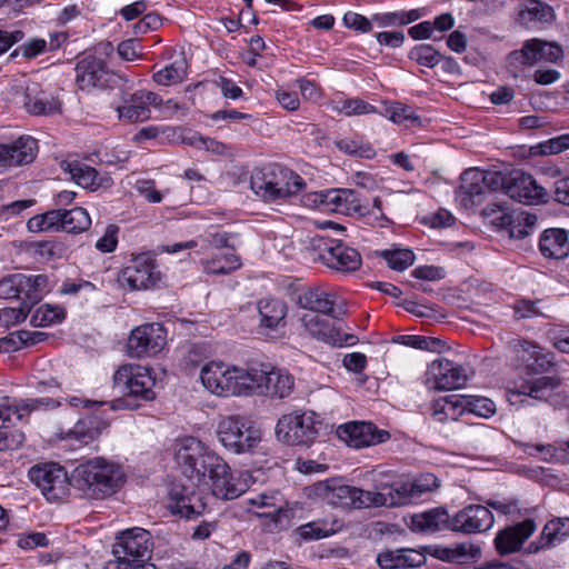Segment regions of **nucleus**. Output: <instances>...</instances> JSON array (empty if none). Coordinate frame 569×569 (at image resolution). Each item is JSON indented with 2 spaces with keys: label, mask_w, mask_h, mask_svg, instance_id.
Listing matches in <instances>:
<instances>
[{
  "label": "nucleus",
  "mask_w": 569,
  "mask_h": 569,
  "mask_svg": "<svg viewBox=\"0 0 569 569\" xmlns=\"http://www.w3.org/2000/svg\"><path fill=\"white\" fill-rule=\"evenodd\" d=\"M507 348L517 369L527 376H539L507 392L511 406H530L531 400L546 402L553 409L569 406V395L561 389L563 378L555 373L557 360L552 351L521 338L512 339Z\"/></svg>",
  "instance_id": "obj_1"
},
{
  "label": "nucleus",
  "mask_w": 569,
  "mask_h": 569,
  "mask_svg": "<svg viewBox=\"0 0 569 569\" xmlns=\"http://www.w3.org/2000/svg\"><path fill=\"white\" fill-rule=\"evenodd\" d=\"M176 460L187 477L210 487L216 498L236 499L249 488L248 473L239 472L236 476L221 457L194 438L183 440L176 452Z\"/></svg>",
  "instance_id": "obj_2"
},
{
  "label": "nucleus",
  "mask_w": 569,
  "mask_h": 569,
  "mask_svg": "<svg viewBox=\"0 0 569 569\" xmlns=\"http://www.w3.org/2000/svg\"><path fill=\"white\" fill-rule=\"evenodd\" d=\"M456 200L465 209H471L487 202L480 214L489 226L497 227L498 171L479 168L466 169L460 174Z\"/></svg>",
  "instance_id": "obj_3"
},
{
  "label": "nucleus",
  "mask_w": 569,
  "mask_h": 569,
  "mask_svg": "<svg viewBox=\"0 0 569 569\" xmlns=\"http://www.w3.org/2000/svg\"><path fill=\"white\" fill-rule=\"evenodd\" d=\"M124 481L120 466L101 457L79 465L72 475L73 486L86 497L104 499L116 493Z\"/></svg>",
  "instance_id": "obj_4"
},
{
  "label": "nucleus",
  "mask_w": 569,
  "mask_h": 569,
  "mask_svg": "<svg viewBox=\"0 0 569 569\" xmlns=\"http://www.w3.org/2000/svg\"><path fill=\"white\" fill-rule=\"evenodd\" d=\"M303 187V180L291 170L276 163L254 168L250 178L253 193L266 202L287 199Z\"/></svg>",
  "instance_id": "obj_5"
},
{
  "label": "nucleus",
  "mask_w": 569,
  "mask_h": 569,
  "mask_svg": "<svg viewBox=\"0 0 569 569\" xmlns=\"http://www.w3.org/2000/svg\"><path fill=\"white\" fill-rule=\"evenodd\" d=\"M151 553V536L142 528L122 531L112 546L114 561H109L104 569H157L148 560Z\"/></svg>",
  "instance_id": "obj_6"
},
{
  "label": "nucleus",
  "mask_w": 569,
  "mask_h": 569,
  "mask_svg": "<svg viewBox=\"0 0 569 569\" xmlns=\"http://www.w3.org/2000/svg\"><path fill=\"white\" fill-rule=\"evenodd\" d=\"M154 385L151 370L134 363L121 366L113 375V387L122 395L118 403L130 410L139 408L140 401L156 398Z\"/></svg>",
  "instance_id": "obj_7"
},
{
  "label": "nucleus",
  "mask_w": 569,
  "mask_h": 569,
  "mask_svg": "<svg viewBox=\"0 0 569 569\" xmlns=\"http://www.w3.org/2000/svg\"><path fill=\"white\" fill-rule=\"evenodd\" d=\"M500 192L519 203L545 204L550 200L548 190L523 169L500 162Z\"/></svg>",
  "instance_id": "obj_8"
},
{
  "label": "nucleus",
  "mask_w": 569,
  "mask_h": 569,
  "mask_svg": "<svg viewBox=\"0 0 569 569\" xmlns=\"http://www.w3.org/2000/svg\"><path fill=\"white\" fill-rule=\"evenodd\" d=\"M321 423L313 411L282 415L274 427L278 441L288 446H309L319 433Z\"/></svg>",
  "instance_id": "obj_9"
},
{
  "label": "nucleus",
  "mask_w": 569,
  "mask_h": 569,
  "mask_svg": "<svg viewBox=\"0 0 569 569\" xmlns=\"http://www.w3.org/2000/svg\"><path fill=\"white\" fill-rule=\"evenodd\" d=\"M217 436L221 445L234 453L252 451L262 438L260 429L238 416L221 419Z\"/></svg>",
  "instance_id": "obj_10"
},
{
  "label": "nucleus",
  "mask_w": 569,
  "mask_h": 569,
  "mask_svg": "<svg viewBox=\"0 0 569 569\" xmlns=\"http://www.w3.org/2000/svg\"><path fill=\"white\" fill-rule=\"evenodd\" d=\"M312 495L333 507L370 508V490L342 483L338 479L319 481L311 487Z\"/></svg>",
  "instance_id": "obj_11"
},
{
  "label": "nucleus",
  "mask_w": 569,
  "mask_h": 569,
  "mask_svg": "<svg viewBox=\"0 0 569 569\" xmlns=\"http://www.w3.org/2000/svg\"><path fill=\"white\" fill-rule=\"evenodd\" d=\"M310 246L318 252V259L333 270L351 272L361 266L360 253L341 242L316 236L310 239Z\"/></svg>",
  "instance_id": "obj_12"
},
{
  "label": "nucleus",
  "mask_w": 569,
  "mask_h": 569,
  "mask_svg": "<svg viewBox=\"0 0 569 569\" xmlns=\"http://www.w3.org/2000/svg\"><path fill=\"white\" fill-rule=\"evenodd\" d=\"M7 99L33 116H51L60 112L59 100L53 94L40 90L36 83L12 87L7 93Z\"/></svg>",
  "instance_id": "obj_13"
},
{
  "label": "nucleus",
  "mask_w": 569,
  "mask_h": 569,
  "mask_svg": "<svg viewBox=\"0 0 569 569\" xmlns=\"http://www.w3.org/2000/svg\"><path fill=\"white\" fill-rule=\"evenodd\" d=\"M467 380L468 373L462 365L442 357L433 360L426 371V386L429 389H459L466 385Z\"/></svg>",
  "instance_id": "obj_14"
},
{
  "label": "nucleus",
  "mask_w": 569,
  "mask_h": 569,
  "mask_svg": "<svg viewBox=\"0 0 569 569\" xmlns=\"http://www.w3.org/2000/svg\"><path fill=\"white\" fill-rule=\"evenodd\" d=\"M29 477L49 501L61 499L68 491L67 472L56 463L33 466L29 470Z\"/></svg>",
  "instance_id": "obj_15"
},
{
  "label": "nucleus",
  "mask_w": 569,
  "mask_h": 569,
  "mask_svg": "<svg viewBox=\"0 0 569 569\" xmlns=\"http://www.w3.org/2000/svg\"><path fill=\"white\" fill-rule=\"evenodd\" d=\"M167 343L166 329L160 323H146L131 331L128 350L131 357L157 355Z\"/></svg>",
  "instance_id": "obj_16"
},
{
  "label": "nucleus",
  "mask_w": 569,
  "mask_h": 569,
  "mask_svg": "<svg viewBox=\"0 0 569 569\" xmlns=\"http://www.w3.org/2000/svg\"><path fill=\"white\" fill-rule=\"evenodd\" d=\"M158 280L159 272L154 271V264L149 253L137 256L118 276L119 284L130 290L149 289Z\"/></svg>",
  "instance_id": "obj_17"
},
{
  "label": "nucleus",
  "mask_w": 569,
  "mask_h": 569,
  "mask_svg": "<svg viewBox=\"0 0 569 569\" xmlns=\"http://www.w3.org/2000/svg\"><path fill=\"white\" fill-rule=\"evenodd\" d=\"M337 435L340 440L355 449L377 446L390 438L387 430L379 429L373 423L366 421H351L342 425L337 429Z\"/></svg>",
  "instance_id": "obj_18"
},
{
  "label": "nucleus",
  "mask_w": 569,
  "mask_h": 569,
  "mask_svg": "<svg viewBox=\"0 0 569 569\" xmlns=\"http://www.w3.org/2000/svg\"><path fill=\"white\" fill-rule=\"evenodd\" d=\"M298 305L313 313L341 319L346 315L345 307L337 301V296L321 287L305 288L298 293Z\"/></svg>",
  "instance_id": "obj_19"
},
{
  "label": "nucleus",
  "mask_w": 569,
  "mask_h": 569,
  "mask_svg": "<svg viewBox=\"0 0 569 569\" xmlns=\"http://www.w3.org/2000/svg\"><path fill=\"white\" fill-rule=\"evenodd\" d=\"M562 57V48L556 42L541 39L527 40L520 50H515L508 56L511 66H532L541 60L557 62Z\"/></svg>",
  "instance_id": "obj_20"
},
{
  "label": "nucleus",
  "mask_w": 569,
  "mask_h": 569,
  "mask_svg": "<svg viewBox=\"0 0 569 569\" xmlns=\"http://www.w3.org/2000/svg\"><path fill=\"white\" fill-rule=\"evenodd\" d=\"M538 217L520 208L509 209L500 203V238L507 237L509 240L525 239L535 229Z\"/></svg>",
  "instance_id": "obj_21"
},
{
  "label": "nucleus",
  "mask_w": 569,
  "mask_h": 569,
  "mask_svg": "<svg viewBox=\"0 0 569 569\" xmlns=\"http://www.w3.org/2000/svg\"><path fill=\"white\" fill-rule=\"evenodd\" d=\"M236 366H229L223 362L211 361L207 363L200 373L203 387L211 393L222 397L233 396Z\"/></svg>",
  "instance_id": "obj_22"
},
{
  "label": "nucleus",
  "mask_w": 569,
  "mask_h": 569,
  "mask_svg": "<svg viewBox=\"0 0 569 569\" xmlns=\"http://www.w3.org/2000/svg\"><path fill=\"white\" fill-rule=\"evenodd\" d=\"M159 102L157 93L138 90L123 99V104L117 108L118 117L128 123L147 121L151 117L150 107H157Z\"/></svg>",
  "instance_id": "obj_23"
},
{
  "label": "nucleus",
  "mask_w": 569,
  "mask_h": 569,
  "mask_svg": "<svg viewBox=\"0 0 569 569\" xmlns=\"http://www.w3.org/2000/svg\"><path fill=\"white\" fill-rule=\"evenodd\" d=\"M491 511L480 505H470L451 518L450 530L465 533L481 532L493 525Z\"/></svg>",
  "instance_id": "obj_24"
},
{
  "label": "nucleus",
  "mask_w": 569,
  "mask_h": 569,
  "mask_svg": "<svg viewBox=\"0 0 569 569\" xmlns=\"http://www.w3.org/2000/svg\"><path fill=\"white\" fill-rule=\"evenodd\" d=\"M38 153V142L30 136H23L10 143H0V168L31 163Z\"/></svg>",
  "instance_id": "obj_25"
},
{
  "label": "nucleus",
  "mask_w": 569,
  "mask_h": 569,
  "mask_svg": "<svg viewBox=\"0 0 569 569\" xmlns=\"http://www.w3.org/2000/svg\"><path fill=\"white\" fill-rule=\"evenodd\" d=\"M376 489V491H370V507H398L416 499L409 481L398 480L389 485L381 483Z\"/></svg>",
  "instance_id": "obj_26"
},
{
  "label": "nucleus",
  "mask_w": 569,
  "mask_h": 569,
  "mask_svg": "<svg viewBox=\"0 0 569 569\" xmlns=\"http://www.w3.org/2000/svg\"><path fill=\"white\" fill-rule=\"evenodd\" d=\"M77 82L81 90L106 87L112 74L108 71L106 62L94 56H87L76 67Z\"/></svg>",
  "instance_id": "obj_27"
},
{
  "label": "nucleus",
  "mask_w": 569,
  "mask_h": 569,
  "mask_svg": "<svg viewBox=\"0 0 569 569\" xmlns=\"http://www.w3.org/2000/svg\"><path fill=\"white\" fill-rule=\"evenodd\" d=\"M426 556L410 548L386 549L377 555V563L380 569H413L426 563Z\"/></svg>",
  "instance_id": "obj_28"
},
{
  "label": "nucleus",
  "mask_w": 569,
  "mask_h": 569,
  "mask_svg": "<svg viewBox=\"0 0 569 569\" xmlns=\"http://www.w3.org/2000/svg\"><path fill=\"white\" fill-rule=\"evenodd\" d=\"M206 505L202 500L184 487L173 485L169 491L168 509L186 519H193L202 515Z\"/></svg>",
  "instance_id": "obj_29"
},
{
  "label": "nucleus",
  "mask_w": 569,
  "mask_h": 569,
  "mask_svg": "<svg viewBox=\"0 0 569 569\" xmlns=\"http://www.w3.org/2000/svg\"><path fill=\"white\" fill-rule=\"evenodd\" d=\"M536 522L527 518L513 526H507L500 530V557L519 551L525 541L536 531Z\"/></svg>",
  "instance_id": "obj_30"
},
{
  "label": "nucleus",
  "mask_w": 569,
  "mask_h": 569,
  "mask_svg": "<svg viewBox=\"0 0 569 569\" xmlns=\"http://www.w3.org/2000/svg\"><path fill=\"white\" fill-rule=\"evenodd\" d=\"M61 167L82 188L96 190L99 187H108L111 183L110 177H99L94 168L80 161H63Z\"/></svg>",
  "instance_id": "obj_31"
},
{
  "label": "nucleus",
  "mask_w": 569,
  "mask_h": 569,
  "mask_svg": "<svg viewBox=\"0 0 569 569\" xmlns=\"http://www.w3.org/2000/svg\"><path fill=\"white\" fill-rule=\"evenodd\" d=\"M539 250L548 259L567 258L569 256L568 232L561 228L546 229L539 239Z\"/></svg>",
  "instance_id": "obj_32"
},
{
  "label": "nucleus",
  "mask_w": 569,
  "mask_h": 569,
  "mask_svg": "<svg viewBox=\"0 0 569 569\" xmlns=\"http://www.w3.org/2000/svg\"><path fill=\"white\" fill-rule=\"evenodd\" d=\"M327 204L332 206V210L342 214L351 216L367 214L368 208L361 203V200L352 189H336L326 193L325 200Z\"/></svg>",
  "instance_id": "obj_33"
},
{
  "label": "nucleus",
  "mask_w": 569,
  "mask_h": 569,
  "mask_svg": "<svg viewBox=\"0 0 569 569\" xmlns=\"http://www.w3.org/2000/svg\"><path fill=\"white\" fill-rule=\"evenodd\" d=\"M451 518L443 508H433L428 511L413 515L410 528L416 532H436L450 529Z\"/></svg>",
  "instance_id": "obj_34"
},
{
  "label": "nucleus",
  "mask_w": 569,
  "mask_h": 569,
  "mask_svg": "<svg viewBox=\"0 0 569 569\" xmlns=\"http://www.w3.org/2000/svg\"><path fill=\"white\" fill-rule=\"evenodd\" d=\"M555 19L552 7L540 0H527L518 12L517 20L526 28H536L538 23H548Z\"/></svg>",
  "instance_id": "obj_35"
},
{
  "label": "nucleus",
  "mask_w": 569,
  "mask_h": 569,
  "mask_svg": "<svg viewBox=\"0 0 569 569\" xmlns=\"http://www.w3.org/2000/svg\"><path fill=\"white\" fill-rule=\"evenodd\" d=\"M264 372L256 368L237 367L233 371L236 375L233 396L263 395Z\"/></svg>",
  "instance_id": "obj_36"
},
{
  "label": "nucleus",
  "mask_w": 569,
  "mask_h": 569,
  "mask_svg": "<svg viewBox=\"0 0 569 569\" xmlns=\"http://www.w3.org/2000/svg\"><path fill=\"white\" fill-rule=\"evenodd\" d=\"M258 311L261 317V325L268 329H277L284 326L287 305L278 299H261L258 302Z\"/></svg>",
  "instance_id": "obj_37"
},
{
  "label": "nucleus",
  "mask_w": 569,
  "mask_h": 569,
  "mask_svg": "<svg viewBox=\"0 0 569 569\" xmlns=\"http://www.w3.org/2000/svg\"><path fill=\"white\" fill-rule=\"evenodd\" d=\"M295 378L280 370L264 372L263 395L283 399L293 391Z\"/></svg>",
  "instance_id": "obj_38"
},
{
  "label": "nucleus",
  "mask_w": 569,
  "mask_h": 569,
  "mask_svg": "<svg viewBox=\"0 0 569 569\" xmlns=\"http://www.w3.org/2000/svg\"><path fill=\"white\" fill-rule=\"evenodd\" d=\"M300 322L305 330L313 338L328 343L337 342V332L328 320L322 319L313 312H306L301 316Z\"/></svg>",
  "instance_id": "obj_39"
},
{
  "label": "nucleus",
  "mask_w": 569,
  "mask_h": 569,
  "mask_svg": "<svg viewBox=\"0 0 569 569\" xmlns=\"http://www.w3.org/2000/svg\"><path fill=\"white\" fill-rule=\"evenodd\" d=\"M100 435V421L96 417H84L79 419L74 426L68 430L64 439L74 440L79 445H89Z\"/></svg>",
  "instance_id": "obj_40"
},
{
  "label": "nucleus",
  "mask_w": 569,
  "mask_h": 569,
  "mask_svg": "<svg viewBox=\"0 0 569 569\" xmlns=\"http://www.w3.org/2000/svg\"><path fill=\"white\" fill-rule=\"evenodd\" d=\"M462 400L456 395L441 397L436 399L431 405V416L437 422H446L448 420H457L462 413Z\"/></svg>",
  "instance_id": "obj_41"
},
{
  "label": "nucleus",
  "mask_w": 569,
  "mask_h": 569,
  "mask_svg": "<svg viewBox=\"0 0 569 569\" xmlns=\"http://www.w3.org/2000/svg\"><path fill=\"white\" fill-rule=\"evenodd\" d=\"M62 216L61 231L80 233L86 231L91 224L89 213L81 207L62 210Z\"/></svg>",
  "instance_id": "obj_42"
},
{
  "label": "nucleus",
  "mask_w": 569,
  "mask_h": 569,
  "mask_svg": "<svg viewBox=\"0 0 569 569\" xmlns=\"http://www.w3.org/2000/svg\"><path fill=\"white\" fill-rule=\"evenodd\" d=\"M24 399L0 398V428H9L13 420H21L28 412Z\"/></svg>",
  "instance_id": "obj_43"
},
{
  "label": "nucleus",
  "mask_w": 569,
  "mask_h": 569,
  "mask_svg": "<svg viewBox=\"0 0 569 569\" xmlns=\"http://www.w3.org/2000/svg\"><path fill=\"white\" fill-rule=\"evenodd\" d=\"M188 62L178 59L153 74V80L160 86H171L183 81L187 77Z\"/></svg>",
  "instance_id": "obj_44"
},
{
  "label": "nucleus",
  "mask_w": 569,
  "mask_h": 569,
  "mask_svg": "<svg viewBox=\"0 0 569 569\" xmlns=\"http://www.w3.org/2000/svg\"><path fill=\"white\" fill-rule=\"evenodd\" d=\"M27 283H21L22 292L30 308L41 300L42 296L49 291V278L46 274L26 276Z\"/></svg>",
  "instance_id": "obj_45"
},
{
  "label": "nucleus",
  "mask_w": 569,
  "mask_h": 569,
  "mask_svg": "<svg viewBox=\"0 0 569 569\" xmlns=\"http://www.w3.org/2000/svg\"><path fill=\"white\" fill-rule=\"evenodd\" d=\"M385 116L393 123L407 128L421 123L420 117L415 113L412 108L400 102L387 107Z\"/></svg>",
  "instance_id": "obj_46"
},
{
  "label": "nucleus",
  "mask_w": 569,
  "mask_h": 569,
  "mask_svg": "<svg viewBox=\"0 0 569 569\" xmlns=\"http://www.w3.org/2000/svg\"><path fill=\"white\" fill-rule=\"evenodd\" d=\"M206 273L227 274L240 268V258L233 253L217 256L210 260L202 261Z\"/></svg>",
  "instance_id": "obj_47"
},
{
  "label": "nucleus",
  "mask_w": 569,
  "mask_h": 569,
  "mask_svg": "<svg viewBox=\"0 0 569 569\" xmlns=\"http://www.w3.org/2000/svg\"><path fill=\"white\" fill-rule=\"evenodd\" d=\"M462 400L461 410L477 415L482 418H489L495 415L497 408L493 400L481 396L460 397Z\"/></svg>",
  "instance_id": "obj_48"
},
{
  "label": "nucleus",
  "mask_w": 569,
  "mask_h": 569,
  "mask_svg": "<svg viewBox=\"0 0 569 569\" xmlns=\"http://www.w3.org/2000/svg\"><path fill=\"white\" fill-rule=\"evenodd\" d=\"M66 318L63 308L51 305L40 306L31 316L30 323L33 327H48L60 323Z\"/></svg>",
  "instance_id": "obj_49"
},
{
  "label": "nucleus",
  "mask_w": 569,
  "mask_h": 569,
  "mask_svg": "<svg viewBox=\"0 0 569 569\" xmlns=\"http://www.w3.org/2000/svg\"><path fill=\"white\" fill-rule=\"evenodd\" d=\"M569 149V134L565 133L546 141H541L529 148L531 157L558 154Z\"/></svg>",
  "instance_id": "obj_50"
},
{
  "label": "nucleus",
  "mask_w": 569,
  "mask_h": 569,
  "mask_svg": "<svg viewBox=\"0 0 569 569\" xmlns=\"http://www.w3.org/2000/svg\"><path fill=\"white\" fill-rule=\"evenodd\" d=\"M381 256L387 260L388 266L397 271H403L415 262V254L409 249L385 250Z\"/></svg>",
  "instance_id": "obj_51"
},
{
  "label": "nucleus",
  "mask_w": 569,
  "mask_h": 569,
  "mask_svg": "<svg viewBox=\"0 0 569 569\" xmlns=\"http://www.w3.org/2000/svg\"><path fill=\"white\" fill-rule=\"evenodd\" d=\"M409 58L420 66L433 68L441 60V54L430 44H419L409 52Z\"/></svg>",
  "instance_id": "obj_52"
},
{
  "label": "nucleus",
  "mask_w": 569,
  "mask_h": 569,
  "mask_svg": "<svg viewBox=\"0 0 569 569\" xmlns=\"http://www.w3.org/2000/svg\"><path fill=\"white\" fill-rule=\"evenodd\" d=\"M569 535V518H557L548 521L542 531L541 540L548 538V542L555 545L556 541Z\"/></svg>",
  "instance_id": "obj_53"
},
{
  "label": "nucleus",
  "mask_w": 569,
  "mask_h": 569,
  "mask_svg": "<svg viewBox=\"0 0 569 569\" xmlns=\"http://www.w3.org/2000/svg\"><path fill=\"white\" fill-rule=\"evenodd\" d=\"M30 306L27 301H23L19 308H3L0 310V328L8 329L11 326H16L22 322L28 312Z\"/></svg>",
  "instance_id": "obj_54"
},
{
  "label": "nucleus",
  "mask_w": 569,
  "mask_h": 569,
  "mask_svg": "<svg viewBox=\"0 0 569 569\" xmlns=\"http://www.w3.org/2000/svg\"><path fill=\"white\" fill-rule=\"evenodd\" d=\"M333 532L335 529L332 527L329 528L320 521H311L297 528V533L305 540H318L329 537Z\"/></svg>",
  "instance_id": "obj_55"
},
{
  "label": "nucleus",
  "mask_w": 569,
  "mask_h": 569,
  "mask_svg": "<svg viewBox=\"0 0 569 569\" xmlns=\"http://www.w3.org/2000/svg\"><path fill=\"white\" fill-rule=\"evenodd\" d=\"M21 283H27L24 274H9L0 280V298L12 299L19 297L22 292Z\"/></svg>",
  "instance_id": "obj_56"
},
{
  "label": "nucleus",
  "mask_w": 569,
  "mask_h": 569,
  "mask_svg": "<svg viewBox=\"0 0 569 569\" xmlns=\"http://www.w3.org/2000/svg\"><path fill=\"white\" fill-rule=\"evenodd\" d=\"M337 148L351 156L370 159L375 156V151L369 146H360L357 141L351 139H342L336 142Z\"/></svg>",
  "instance_id": "obj_57"
},
{
  "label": "nucleus",
  "mask_w": 569,
  "mask_h": 569,
  "mask_svg": "<svg viewBox=\"0 0 569 569\" xmlns=\"http://www.w3.org/2000/svg\"><path fill=\"white\" fill-rule=\"evenodd\" d=\"M376 111V107L369 104L368 102L361 99L346 100L342 103V107L339 109V112L347 117L373 113Z\"/></svg>",
  "instance_id": "obj_58"
},
{
  "label": "nucleus",
  "mask_w": 569,
  "mask_h": 569,
  "mask_svg": "<svg viewBox=\"0 0 569 569\" xmlns=\"http://www.w3.org/2000/svg\"><path fill=\"white\" fill-rule=\"evenodd\" d=\"M409 483L412 486V492L416 499L426 492L433 491L439 487L438 479L432 473L421 475L413 481H409Z\"/></svg>",
  "instance_id": "obj_59"
},
{
  "label": "nucleus",
  "mask_w": 569,
  "mask_h": 569,
  "mask_svg": "<svg viewBox=\"0 0 569 569\" xmlns=\"http://www.w3.org/2000/svg\"><path fill=\"white\" fill-rule=\"evenodd\" d=\"M119 227L116 224H109L103 236L97 240L96 248L104 253L114 251L118 244Z\"/></svg>",
  "instance_id": "obj_60"
},
{
  "label": "nucleus",
  "mask_w": 569,
  "mask_h": 569,
  "mask_svg": "<svg viewBox=\"0 0 569 569\" xmlns=\"http://www.w3.org/2000/svg\"><path fill=\"white\" fill-rule=\"evenodd\" d=\"M23 440L24 436L22 432L10 430L9 428H0V451L17 449Z\"/></svg>",
  "instance_id": "obj_61"
},
{
  "label": "nucleus",
  "mask_w": 569,
  "mask_h": 569,
  "mask_svg": "<svg viewBox=\"0 0 569 569\" xmlns=\"http://www.w3.org/2000/svg\"><path fill=\"white\" fill-rule=\"evenodd\" d=\"M538 301L520 300L513 305L515 317L517 319H526L542 316L537 307Z\"/></svg>",
  "instance_id": "obj_62"
},
{
  "label": "nucleus",
  "mask_w": 569,
  "mask_h": 569,
  "mask_svg": "<svg viewBox=\"0 0 569 569\" xmlns=\"http://www.w3.org/2000/svg\"><path fill=\"white\" fill-rule=\"evenodd\" d=\"M157 107H159V111L164 118L184 117L188 113V107L173 99L167 100L166 102H162L160 99Z\"/></svg>",
  "instance_id": "obj_63"
},
{
  "label": "nucleus",
  "mask_w": 569,
  "mask_h": 569,
  "mask_svg": "<svg viewBox=\"0 0 569 569\" xmlns=\"http://www.w3.org/2000/svg\"><path fill=\"white\" fill-rule=\"evenodd\" d=\"M346 27L361 31L369 32L372 30L371 21L362 14L355 12H347L343 17Z\"/></svg>",
  "instance_id": "obj_64"
}]
</instances>
